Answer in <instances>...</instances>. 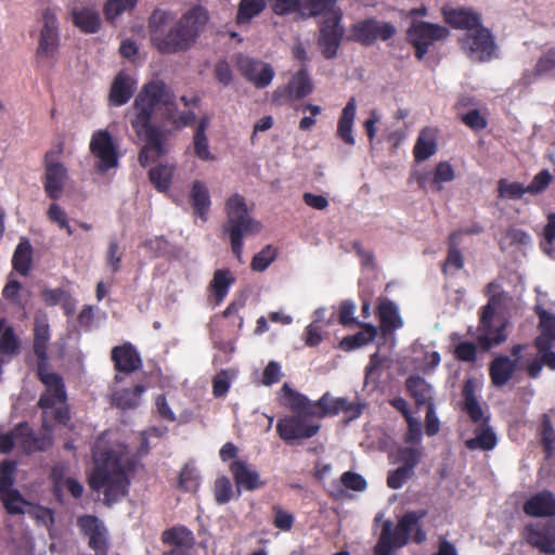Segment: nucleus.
<instances>
[{
  "instance_id": "393cba45",
  "label": "nucleus",
  "mask_w": 555,
  "mask_h": 555,
  "mask_svg": "<svg viewBox=\"0 0 555 555\" xmlns=\"http://www.w3.org/2000/svg\"><path fill=\"white\" fill-rule=\"evenodd\" d=\"M443 16L451 27L466 30V33H470L482 24L481 14L466 8L443 10Z\"/></svg>"
},
{
  "instance_id": "0eeeda50",
  "label": "nucleus",
  "mask_w": 555,
  "mask_h": 555,
  "mask_svg": "<svg viewBox=\"0 0 555 555\" xmlns=\"http://www.w3.org/2000/svg\"><path fill=\"white\" fill-rule=\"evenodd\" d=\"M397 34L395 25L374 17L357 22L350 28L349 40L363 47L373 46L378 39L387 41Z\"/></svg>"
},
{
  "instance_id": "58836bf2",
  "label": "nucleus",
  "mask_w": 555,
  "mask_h": 555,
  "mask_svg": "<svg viewBox=\"0 0 555 555\" xmlns=\"http://www.w3.org/2000/svg\"><path fill=\"white\" fill-rule=\"evenodd\" d=\"M235 278L228 269H218L215 271L212 280L209 284L211 295L215 297L216 304H221L229 293V288L234 284Z\"/></svg>"
},
{
  "instance_id": "680f3d73",
  "label": "nucleus",
  "mask_w": 555,
  "mask_h": 555,
  "mask_svg": "<svg viewBox=\"0 0 555 555\" xmlns=\"http://www.w3.org/2000/svg\"><path fill=\"white\" fill-rule=\"evenodd\" d=\"M555 69V46L548 48L537 61L535 75H544Z\"/></svg>"
},
{
  "instance_id": "2f4dec72",
  "label": "nucleus",
  "mask_w": 555,
  "mask_h": 555,
  "mask_svg": "<svg viewBox=\"0 0 555 555\" xmlns=\"http://www.w3.org/2000/svg\"><path fill=\"white\" fill-rule=\"evenodd\" d=\"M537 313L541 334L534 339V346L538 350L552 349L555 343V315L541 308Z\"/></svg>"
},
{
  "instance_id": "6e6552de",
  "label": "nucleus",
  "mask_w": 555,
  "mask_h": 555,
  "mask_svg": "<svg viewBox=\"0 0 555 555\" xmlns=\"http://www.w3.org/2000/svg\"><path fill=\"white\" fill-rule=\"evenodd\" d=\"M448 36V28L423 21L413 22L406 31L408 41L415 49V56L420 61L424 59L435 41L443 40Z\"/></svg>"
},
{
  "instance_id": "8fccbe9b",
  "label": "nucleus",
  "mask_w": 555,
  "mask_h": 555,
  "mask_svg": "<svg viewBox=\"0 0 555 555\" xmlns=\"http://www.w3.org/2000/svg\"><path fill=\"white\" fill-rule=\"evenodd\" d=\"M1 502L3 504L4 509L10 515H21L24 514V505L27 504L26 500L22 496L18 490H13L8 493H3L1 496Z\"/></svg>"
},
{
  "instance_id": "c03bdc74",
  "label": "nucleus",
  "mask_w": 555,
  "mask_h": 555,
  "mask_svg": "<svg viewBox=\"0 0 555 555\" xmlns=\"http://www.w3.org/2000/svg\"><path fill=\"white\" fill-rule=\"evenodd\" d=\"M327 415H337L340 412L348 413L350 418L359 417L361 414V406L358 403L350 402L346 398H333L330 396L327 403Z\"/></svg>"
},
{
  "instance_id": "774afa93",
  "label": "nucleus",
  "mask_w": 555,
  "mask_h": 555,
  "mask_svg": "<svg viewBox=\"0 0 555 555\" xmlns=\"http://www.w3.org/2000/svg\"><path fill=\"white\" fill-rule=\"evenodd\" d=\"M454 357L459 361L475 362L477 359V347L474 343H460L454 350Z\"/></svg>"
},
{
  "instance_id": "37998d69",
  "label": "nucleus",
  "mask_w": 555,
  "mask_h": 555,
  "mask_svg": "<svg viewBox=\"0 0 555 555\" xmlns=\"http://www.w3.org/2000/svg\"><path fill=\"white\" fill-rule=\"evenodd\" d=\"M266 8V0H241L236 23L238 25L248 24L255 16L260 14Z\"/></svg>"
},
{
  "instance_id": "5701e85b",
  "label": "nucleus",
  "mask_w": 555,
  "mask_h": 555,
  "mask_svg": "<svg viewBox=\"0 0 555 555\" xmlns=\"http://www.w3.org/2000/svg\"><path fill=\"white\" fill-rule=\"evenodd\" d=\"M67 178V169L59 162L46 160L43 186L48 197L56 201L60 198Z\"/></svg>"
},
{
  "instance_id": "5fc2aeb1",
  "label": "nucleus",
  "mask_w": 555,
  "mask_h": 555,
  "mask_svg": "<svg viewBox=\"0 0 555 555\" xmlns=\"http://www.w3.org/2000/svg\"><path fill=\"white\" fill-rule=\"evenodd\" d=\"M178 487L183 492H196L199 488V477L195 469L185 465L179 475Z\"/></svg>"
},
{
  "instance_id": "bb28decb",
  "label": "nucleus",
  "mask_w": 555,
  "mask_h": 555,
  "mask_svg": "<svg viewBox=\"0 0 555 555\" xmlns=\"http://www.w3.org/2000/svg\"><path fill=\"white\" fill-rule=\"evenodd\" d=\"M135 90V80L125 72H120L114 78L111 86L108 102L112 106H121L126 104L133 95Z\"/></svg>"
},
{
  "instance_id": "39448f33",
  "label": "nucleus",
  "mask_w": 555,
  "mask_h": 555,
  "mask_svg": "<svg viewBox=\"0 0 555 555\" xmlns=\"http://www.w3.org/2000/svg\"><path fill=\"white\" fill-rule=\"evenodd\" d=\"M225 214L227 220L222 224V233L229 237L235 258L243 262L244 237L259 233L262 224L248 214L245 198L240 194H233L228 198Z\"/></svg>"
},
{
  "instance_id": "aec40b11",
  "label": "nucleus",
  "mask_w": 555,
  "mask_h": 555,
  "mask_svg": "<svg viewBox=\"0 0 555 555\" xmlns=\"http://www.w3.org/2000/svg\"><path fill=\"white\" fill-rule=\"evenodd\" d=\"M525 539L528 544L541 553L555 555V522L529 525L526 527Z\"/></svg>"
},
{
  "instance_id": "de8ad7c7",
  "label": "nucleus",
  "mask_w": 555,
  "mask_h": 555,
  "mask_svg": "<svg viewBox=\"0 0 555 555\" xmlns=\"http://www.w3.org/2000/svg\"><path fill=\"white\" fill-rule=\"evenodd\" d=\"M234 493L233 485L229 477L220 476L215 480L214 496L217 504L224 505L229 503Z\"/></svg>"
},
{
  "instance_id": "052dcab7",
  "label": "nucleus",
  "mask_w": 555,
  "mask_h": 555,
  "mask_svg": "<svg viewBox=\"0 0 555 555\" xmlns=\"http://www.w3.org/2000/svg\"><path fill=\"white\" fill-rule=\"evenodd\" d=\"M414 473L406 469L405 467L399 466L398 468L390 470L387 476V486L390 489H400L409 479L413 477Z\"/></svg>"
},
{
  "instance_id": "a19ab883",
  "label": "nucleus",
  "mask_w": 555,
  "mask_h": 555,
  "mask_svg": "<svg viewBox=\"0 0 555 555\" xmlns=\"http://www.w3.org/2000/svg\"><path fill=\"white\" fill-rule=\"evenodd\" d=\"M144 391L143 385L119 390L113 395V403L121 410L134 409L139 405L140 397Z\"/></svg>"
},
{
  "instance_id": "4468645a",
  "label": "nucleus",
  "mask_w": 555,
  "mask_h": 555,
  "mask_svg": "<svg viewBox=\"0 0 555 555\" xmlns=\"http://www.w3.org/2000/svg\"><path fill=\"white\" fill-rule=\"evenodd\" d=\"M235 64L241 75L258 89L268 87L275 76L269 63L243 54L236 56Z\"/></svg>"
},
{
  "instance_id": "a878e982",
  "label": "nucleus",
  "mask_w": 555,
  "mask_h": 555,
  "mask_svg": "<svg viewBox=\"0 0 555 555\" xmlns=\"http://www.w3.org/2000/svg\"><path fill=\"white\" fill-rule=\"evenodd\" d=\"M524 512L531 517L555 516V496L551 491L538 492L524 504Z\"/></svg>"
},
{
  "instance_id": "2eb2a0df",
  "label": "nucleus",
  "mask_w": 555,
  "mask_h": 555,
  "mask_svg": "<svg viewBox=\"0 0 555 555\" xmlns=\"http://www.w3.org/2000/svg\"><path fill=\"white\" fill-rule=\"evenodd\" d=\"M426 515L425 511H412L405 513L398 521L395 530L390 521H385L380 534H384L387 529V538L390 542V550L395 552L406 545L410 540L411 531L418 525L420 520Z\"/></svg>"
},
{
  "instance_id": "9b49d317",
  "label": "nucleus",
  "mask_w": 555,
  "mask_h": 555,
  "mask_svg": "<svg viewBox=\"0 0 555 555\" xmlns=\"http://www.w3.org/2000/svg\"><path fill=\"white\" fill-rule=\"evenodd\" d=\"M313 91V83L304 65L292 76L287 85L276 88L272 93V103L279 106L289 104L308 96Z\"/></svg>"
},
{
  "instance_id": "f257e3e1",
  "label": "nucleus",
  "mask_w": 555,
  "mask_h": 555,
  "mask_svg": "<svg viewBox=\"0 0 555 555\" xmlns=\"http://www.w3.org/2000/svg\"><path fill=\"white\" fill-rule=\"evenodd\" d=\"M163 109L164 118L175 122L178 117V105L172 90L160 79L145 83L135 96L132 109L131 127L145 144L139 152L138 160L142 167L156 162L167 152L165 147V133L160 127L152 124L156 109Z\"/></svg>"
},
{
  "instance_id": "3c124183",
  "label": "nucleus",
  "mask_w": 555,
  "mask_h": 555,
  "mask_svg": "<svg viewBox=\"0 0 555 555\" xmlns=\"http://www.w3.org/2000/svg\"><path fill=\"white\" fill-rule=\"evenodd\" d=\"M541 443L545 453L550 456L554 451L555 430L551 417L545 413L541 417Z\"/></svg>"
},
{
  "instance_id": "20e7f679",
  "label": "nucleus",
  "mask_w": 555,
  "mask_h": 555,
  "mask_svg": "<svg viewBox=\"0 0 555 555\" xmlns=\"http://www.w3.org/2000/svg\"><path fill=\"white\" fill-rule=\"evenodd\" d=\"M50 340V327L46 320H36L34 327V352L38 359L37 376L46 386L38 405L42 410L52 409L56 403L66 401V390L62 376L48 372V344Z\"/></svg>"
},
{
  "instance_id": "f8f14e48",
  "label": "nucleus",
  "mask_w": 555,
  "mask_h": 555,
  "mask_svg": "<svg viewBox=\"0 0 555 555\" xmlns=\"http://www.w3.org/2000/svg\"><path fill=\"white\" fill-rule=\"evenodd\" d=\"M77 527L83 538L88 539V546L95 555H107L109 548L108 530L104 522L95 515H81L77 518Z\"/></svg>"
},
{
  "instance_id": "cd10ccee",
  "label": "nucleus",
  "mask_w": 555,
  "mask_h": 555,
  "mask_svg": "<svg viewBox=\"0 0 555 555\" xmlns=\"http://www.w3.org/2000/svg\"><path fill=\"white\" fill-rule=\"evenodd\" d=\"M73 23L86 34H95L101 27L99 11L92 5H76L72 9Z\"/></svg>"
},
{
  "instance_id": "7ed1b4c3",
  "label": "nucleus",
  "mask_w": 555,
  "mask_h": 555,
  "mask_svg": "<svg viewBox=\"0 0 555 555\" xmlns=\"http://www.w3.org/2000/svg\"><path fill=\"white\" fill-rule=\"evenodd\" d=\"M173 15L156 9L149 18L151 43L162 54H171L188 50L198 37L201 28L208 21L203 7H194L173 24Z\"/></svg>"
},
{
  "instance_id": "bf43d9fd",
  "label": "nucleus",
  "mask_w": 555,
  "mask_h": 555,
  "mask_svg": "<svg viewBox=\"0 0 555 555\" xmlns=\"http://www.w3.org/2000/svg\"><path fill=\"white\" fill-rule=\"evenodd\" d=\"M460 119L465 126L475 131L483 130L488 125L486 117L476 108L467 113H460Z\"/></svg>"
},
{
  "instance_id": "338daca9",
  "label": "nucleus",
  "mask_w": 555,
  "mask_h": 555,
  "mask_svg": "<svg viewBox=\"0 0 555 555\" xmlns=\"http://www.w3.org/2000/svg\"><path fill=\"white\" fill-rule=\"evenodd\" d=\"M301 0H272L271 9L274 14L283 16L300 12Z\"/></svg>"
},
{
  "instance_id": "c9c22d12",
  "label": "nucleus",
  "mask_w": 555,
  "mask_h": 555,
  "mask_svg": "<svg viewBox=\"0 0 555 555\" xmlns=\"http://www.w3.org/2000/svg\"><path fill=\"white\" fill-rule=\"evenodd\" d=\"M376 310L383 331H395L403 325L398 308L390 299L379 298Z\"/></svg>"
},
{
  "instance_id": "09e8293b",
  "label": "nucleus",
  "mask_w": 555,
  "mask_h": 555,
  "mask_svg": "<svg viewBox=\"0 0 555 555\" xmlns=\"http://www.w3.org/2000/svg\"><path fill=\"white\" fill-rule=\"evenodd\" d=\"M278 250L272 245L264 246L259 253H257L250 262L251 270L256 272L264 271L276 258Z\"/></svg>"
},
{
  "instance_id": "1a4fd4ad",
  "label": "nucleus",
  "mask_w": 555,
  "mask_h": 555,
  "mask_svg": "<svg viewBox=\"0 0 555 555\" xmlns=\"http://www.w3.org/2000/svg\"><path fill=\"white\" fill-rule=\"evenodd\" d=\"M43 26L40 31L39 43L36 50V62L38 64L53 63L60 46L57 18L51 9L42 13Z\"/></svg>"
},
{
  "instance_id": "a18cd8bd",
  "label": "nucleus",
  "mask_w": 555,
  "mask_h": 555,
  "mask_svg": "<svg viewBox=\"0 0 555 555\" xmlns=\"http://www.w3.org/2000/svg\"><path fill=\"white\" fill-rule=\"evenodd\" d=\"M20 339L12 326L3 327L0 334V357H13L20 352Z\"/></svg>"
},
{
  "instance_id": "864d4df0",
  "label": "nucleus",
  "mask_w": 555,
  "mask_h": 555,
  "mask_svg": "<svg viewBox=\"0 0 555 555\" xmlns=\"http://www.w3.org/2000/svg\"><path fill=\"white\" fill-rule=\"evenodd\" d=\"M422 451L413 447H404L398 450L397 460L402 467L414 473L415 467L422 460Z\"/></svg>"
},
{
  "instance_id": "412c9836",
  "label": "nucleus",
  "mask_w": 555,
  "mask_h": 555,
  "mask_svg": "<svg viewBox=\"0 0 555 555\" xmlns=\"http://www.w3.org/2000/svg\"><path fill=\"white\" fill-rule=\"evenodd\" d=\"M162 542L171 546L163 555H189L194 545V535L186 527L177 526L163 531Z\"/></svg>"
},
{
  "instance_id": "f03ea898",
  "label": "nucleus",
  "mask_w": 555,
  "mask_h": 555,
  "mask_svg": "<svg viewBox=\"0 0 555 555\" xmlns=\"http://www.w3.org/2000/svg\"><path fill=\"white\" fill-rule=\"evenodd\" d=\"M94 467L88 483L93 491H103L107 506L120 501L129 492V474L134 472L137 460L129 454L125 444H111L99 437L92 446Z\"/></svg>"
},
{
  "instance_id": "f3484780",
  "label": "nucleus",
  "mask_w": 555,
  "mask_h": 555,
  "mask_svg": "<svg viewBox=\"0 0 555 555\" xmlns=\"http://www.w3.org/2000/svg\"><path fill=\"white\" fill-rule=\"evenodd\" d=\"M462 43L479 61L490 60L496 48L492 33L482 24L470 33H466Z\"/></svg>"
},
{
  "instance_id": "4d7b16f0",
  "label": "nucleus",
  "mask_w": 555,
  "mask_h": 555,
  "mask_svg": "<svg viewBox=\"0 0 555 555\" xmlns=\"http://www.w3.org/2000/svg\"><path fill=\"white\" fill-rule=\"evenodd\" d=\"M335 0H301L300 12H307L310 16L327 14L334 5Z\"/></svg>"
},
{
  "instance_id": "69168bd1",
  "label": "nucleus",
  "mask_w": 555,
  "mask_h": 555,
  "mask_svg": "<svg viewBox=\"0 0 555 555\" xmlns=\"http://www.w3.org/2000/svg\"><path fill=\"white\" fill-rule=\"evenodd\" d=\"M340 481L345 488L353 491H364L367 487L366 480L358 473L348 470L340 476Z\"/></svg>"
},
{
  "instance_id": "49530a36",
  "label": "nucleus",
  "mask_w": 555,
  "mask_h": 555,
  "mask_svg": "<svg viewBox=\"0 0 555 555\" xmlns=\"http://www.w3.org/2000/svg\"><path fill=\"white\" fill-rule=\"evenodd\" d=\"M330 401V393H324L318 401H311L307 399V403L301 409L299 415H302L305 420H311V417L322 418L327 415V403Z\"/></svg>"
},
{
  "instance_id": "13d9d810",
  "label": "nucleus",
  "mask_w": 555,
  "mask_h": 555,
  "mask_svg": "<svg viewBox=\"0 0 555 555\" xmlns=\"http://www.w3.org/2000/svg\"><path fill=\"white\" fill-rule=\"evenodd\" d=\"M498 189H499V194L501 197L506 196L512 199L520 198V197H522V195L525 193H528L527 186H525L522 183H520V182L508 183L504 179H501L499 181Z\"/></svg>"
},
{
  "instance_id": "ddd939ff",
  "label": "nucleus",
  "mask_w": 555,
  "mask_h": 555,
  "mask_svg": "<svg viewBox=\"0 0 555 555\" xmlns=\"http://www.w3.org/2000/svg\"><path fill=\"white\" fill-rule=\"evenodd\" d=\"M90 152L99 159L96 170L106 172L118 165V151L112 134L107 130H96L90 141Z\"/></svg>"
},
{
  "instance_id": "c756f323",
  "label": "nucleus",
  "mask_w": 555,
  "mask_h": 555,
  "mask_svg": "<svg viewBox=\"0 0 555 555\" xmlns=\"http://www.w3.org/2000/svg\"><path fill=\"white\" fill-rule=\"evenodd\" d=\"M208 126V117H203L198 121L193 134L192 150L196 158H198L202 162L211 163L217 159V156L211 152L209 146V140L206 134Z\"/></svg>"
},
{
  "instance_id": "79ce46f5",
  "label": "nucleus",
  "mask_w": 555,
  "mask_h": 555,
  "mask_svg": "<svg viewBox=\"0 0 555 555\" xmlns=\"http://www.w3.org/2000/svg\"><path fill=\"white\" fill-rule=\"evenodd\" d=\"M175 168L168 165H158L150 169L149 179L155 189L165 192L170 188Z\"/></svg>"
},
{
  "instance_id": "4be33fe9",
  "label": "nucleus",
  "mask_w": 555,
  "mask_h": 555,
  "mask_svg": "<svg viewBox=\"0 0 555 555\" xmlns=\"http://www.w3.org/2000/svg\"><path fill=\"white\" fill-rule=\"evenodd\" d=\"M111 358L115 370L125 374H131L142 366L140 353L130 343L114 347Z\"/></svg>"
},
{
  "instance_id": "e433bc0d",
  "label": "nucleus",
  "mask_w": 555,
  "mask_h": 555,
  "mask_svg": "<svg viewBox=\"0 0 555 555\" xmlns=\"http://www.w3.org/2000/svg\"><path fill=\"white\" fill-rule=\"evenodd\" d=\"M190 202L194 214L203 221H206L211 202L208 188L204 182L199 180L193 182L190 193Z\"/></svg>"
},
{
  "instance_id": "0e129e2a",
  "label": "nucleus",
  "mask_w": 555,
  "mask_h": 555,
  "mask_svg": "<svg viewBox=\"0 0 555 555\" xmlns=\"http://www.w3.org/2000/svg\"><path fill=\"white\" fill-rule=\"evenodd\" d=\"M552 182V175L547 169L541 170L538 175H535L532 181L527 186V191L529 194H539L546 190Z\"/></svg>"
},
{
  "instance_id": "dca6fc26",
  "label": "nucleus",
  "mask_w": 555,
  "mask_h": 555,
  "mask_svg": "<svg viewBox=\"0 0 555 555\" xmlns=\"http://www.w3.org/2000/svg\"><path fill=\"white\" fill-rule=\"evenodd\" d=\"M15 436L21 449L27 454L47 451L53 443L52 434L46 425L39 433H35L27 422L18 423Z\"/></svg>"
},
{
  "instance_id": "473e14b6",
  "label": "nucleus",
  "mask_w": 555,
  "mask_h": 555,
  "mask_svg": "<svg viewBox=\"0 0 555 555\" xmlns=\"http://www.w3.org/2000/svg\"><path fill=\"white\" fill-rule=\"evenodd\" d=\"M475 437L465 441V447L470 450L491 451L498 444V437L488 420L474 429Z\"/></svg>"
},
{
  "instance_id": "72a5a7b5",
  "label": "nucleus",
  "mask_w": 555,
  "mask_h": 555,
  "mask_svg": "<svg viewBox=\"0 0 555 555\" xmlns=\"http://www.w3.org/2000/svg\"><path fill=\"white\" fill-rule=\"evenodd\" d=\"M408 393L414 399L415 405L429 406L434 402L433 387L420 375H411L405 379Z\"/></svg>"
},
{
  "instance_id": "6e6d98bb",
  "label": "nucleus",
  "mask_w": 555,
  "mask_h": 555,
  "mask_svg": "<svg viewBox=\"0 0 555 555\" xmlns=\"http://www.w3.org/2000/svg\"><path fill=\"white\" fill-rule=\"evenodd\" d=\"M454 178L453 167L448 162H440L435 167L431 182L437 191H441L442 184L451 182Z\"/></svg>"
},
{
  "instance_id": "7c9ffc66",
  "label": "nucleus",
  "mask_w": 555,
  "mask_h": 555,
  "mask_svg": "<svg viewBox=\"0 0 555 555\" xmlns=\"http://www.w3.org/2000/svg\"><path fill=\"white\" fill-rule=\"evenodd\" d=\"M463 411L468 415L472 423L480 425L485 420L490 423V415L486 414L481 404L476 398L475 388L472 380H466L462 390Z\"/></svg>"
},
{
  "instance_id": "4c0bfd02",
  "label": "nucleus",
  "mask_w": 555,
  "mask_h": 555,
  "mask_svg": "<svg viewBox=\"0 0 555 555\" xmlns=\"http://www.w3.org/2000/svg\"><path fill=\"white\" fill-rule=\"evenodd\" d=\"M34 248L27 237H21L12 257V267L21 275H28L33 266Z\"/></svg>"
},
{
  "instance_id": "603ef678",
  "label": "nucleus",
  "mask_w": 555,
  "mask_h": 555,
  "mask_svg": "<svg viewBox=\"0 0 555 555\" xmlns=\"http://www.w3.org/2000/svg\"><path fill=\"white\" fill-rule=\"evenodd\" d=\"M283 397L285 399V405L293 412V414H299L301 409L307 403V397L294 389L287 384L282 386Z\"/></svg>"
},
{
  "instance_id": "ea45409f",
  "label": "nucleus",
  "mask_w": 555,
  "mask_h": 555,
  "mask_svg": "<svg viewBox=\"0 0 555 555\" xmlns=\"http://www.w3.org/2000/svg\"><path fill=\"white\" fill-rule=\"evenodd\" d=\"M377 335L376 326L364 324L362 330L353 335H348L339 341V348L344 351H351L373 341Z\"/></svg>"
},
{
  "instance_id": "c85d7f7f",
  "label": "nucleus",
  "mask_w": 555,
  "mask_h": 555,
  "mask_svg": "<svg viewBox=\"0 0 555 555\" xmlns=\"http://www.w3.org/2000/svg\"><path fill=\"white\" fill-rule=\"evenodd\" d=\"M356 113L357 101L354 96H351L341 111L336 131L337 138H339L345 144L349 146H353L356 144V139L353 137V122Z\"/></svg>"
},
{
  "instance_id": "a211bd4d",
  "label": "nucleus",
  "mask_w": 555,
  "mask_h": 555,
  "mask_svg": "<svg viewBox=\"0 0 555 555\" xmlns=\"http://www.w3.org/2000/svg\"><path fill=\"white\" fill-rule=\"evenodd\" d=\"M229 470L236 488V498L241 496L242 490L255 491L266 485L256 467L245 460L232 461Z\"/></svg>"
},
{
  "instance_id": "f704fd0d",
  "label": "nucleus",
  "mask_w": 555,
  "mask_h": 555,
  "mask_svg": "<svg viewBox=\"0 0 555 555\" xmlns=\"http://www.w3.org/2000/svg\"><path fill=\"white\" fill-rule=\"evenodd\" d=\"M438 149L437 144V133L436 130L429 127H426L421 130L414 149L413 155L416 162H424L428 159L430 156L436 154Z\"/></svg>"
},
{
  "instance_id": "6ab92c4d",
  "label": "nucleus",
  "mask_w": 555,
  "mask_h": 555,
  "mask_svg": "<svg viewBox=\"0 0 555 555\" xmlns=\"http://www.w3.org/2000/svg\"><path fill=\"white\" fill-rule=\"evenodd\" d=\"M494 313L495 310L491 302L483 306L481 309L478 327L481 333L478 336V343L483 349H490L491 347L498 346L506 340V334L503 325L496 328L492 327Z\"/></svg>"
},
{
  "instance_id": "423d86ee",
  "label": "nucleus",
  "mask_w": 555,
  "mask_h": 555,
  "mask_svg": "<svg viewBox=\"0 0 555 555\" xmlns=\"http://www.w3.org/2000/svg\"><path fill=\"white\" fill-rule=\"evenodd\" d=\"M341 20V11L334 10L325 14L320 23L318 47L326 60H332L337 55L343 41L345 30Z\"/></svg>"
},
{
  "instance_id": "e2e57ef3",
  "label": "nucleus",
  "mask_w": 555,
  "mask_h": 555,
  "mask_svg": "<svg viewBox=\"0 0 555 555\" xmlns=\"http://www.w3.org/2000/svg\"><path fill=\"white\" fill-rule=\"evenodd\" d=\"M273 511V526L282 531H289L294 525V515L284 511L281 506L274 505Z\"/></svg>"
},
{
  "instance_id": "b1692460",
  "label": "nucleus",
  "mask_w": 555,
  "mask_h": 555,
  "mask_svg": "<svg viewBox=\"0 0 555 555\" xmlns=\"http://www.w3.org/2000/svg\"><path fill=\"white\" fill-rule=\"evenodd\" d=\"M517 365V359H511L507 356L495 357L489 364L491 384L496 388L505 386L513 378Z\"/></svg>"
},
{
  "instance_id": "9d476101",
  "label": "nucleus",
  "mask_w": 555,
  "mask_h": 555,
  "mask_svg": "<svg viewBox=\"0 0 555 555\" xmlns=\"http://www.w3.org/2000/svg\"><path fill=\"white\" fill-rule=\"evenodd\" d=\"M320 428L319 423L305 420L299 414L286 415L276 423V433L287 444H292L296 440L312 438L319 433Z\"/></svg>"
}]
</instances>
